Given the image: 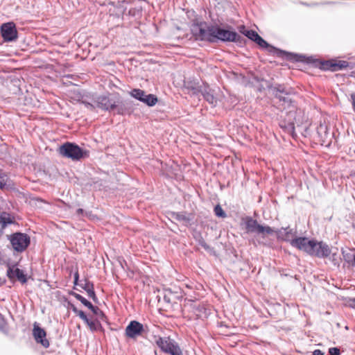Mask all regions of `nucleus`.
I'll use <instances>...</instances> for the list:
<instances>
[{
  "instance_id": "nucleus-39",
  "label": "nucleus",
  "mask_w": 355,
  "mask_h": 355,
  "mask_svg": "<svg viewBox=\"0 0 355 355\" xmlns=\"http://www.w3.org/2000/svg\"><path fill=\"white\" fill-rule=\"evenodd\" d=\"M200 245L207 250H209L210 248L209 246L204 241L201 242Z\"/></svg>"
},
{
  "instance_id": "nucleus-31",
  "label": "nucleus",
  "mask_w": 355,
  "mask_h": 355,
  "mask_svg": "<svg viewBox=\"0 0 355 355\" xmlns=\"http://www.w3.org/2000/svg\"><path fill=\"white\" fill-rule=\"evenodd\" d=\"M89 309L96 315L104 316L103 312L97 306H93V308H89Z\"/></svg>"
},
{
  "instance_id": "nucleus-29",
  "label": "nucleus",
  "mask_w": 355,
  "mask_h": 355,
  "mask_svg": "<svg viewBox=\"0 0 355 355\" xmlns=\"http://www.w3.org/2000/svg\"><path fill=\"white\" fill-rule=\"evenodd\" d=\"M172 295L173 293L171 291H167V293L164 295L163 299L166 302L171 304L173 301Z\"/></svg>"
},
{
  "instance_id": "nucleus-35",
  "label": "nucleus",
  "mask_w": 355,
  "mask_h": 355,
  "mask_svg": "<svg viewBox=\"0 0 355 355\" xmlns=\"http://www.w3.org/2000/svg\"><path fill=\"white\" fill-rule=\"evenodd\" d=\"M331 258H332V261H333L334 264L335 266H339V263H340V261H339V260L336 258V254H335V253H334V254H332Z\"/></svg>"
},
{
  "instance_id": "nucleus-15",
  "label": "nucleus",
  "mask_w": 355,
  "mask_h": 355,
  "mask_svg": "<svg viewBox=\"0 0 355 355\" xmlns=\"http://www.w3.org/2000/svg\"><path fill=\"white\" fill-rule=\"evenodd\" d=\"M33 334L37 343H41L44 347L49 346V342L45 338L46 331L36 324H34Z\"/></svg>"
},
{
  "instance_id": "nucleus-26",
  "label": "nucleus",
  "mask_w": 355,
  "mask_h": 355,
  "mask_svg": "<svg viewBox=\"0 0 355 355\" xmlns=\"http://www.w3.org/2000/svg\"><path fill=\"white\" fill-rule=\"evenodd\" d=\"M88 327H89L90 330L92 331H96L100 326V324L98 321H93L87 319V322H85Z\"/></svg>"
},
{
  "instance_id": "nucleus-42",
  "label": "nucleus",
  "mask_w": 355,
  "mask_h": 355,
  "mask_svg": "<svg viewBox=\"0 0 355 355\" xmlns=\"http://www.w3.org/2000/svg\"><path fill=\"white\" fill-rule=\"evenodd\" d=\"M78 277H79V276H78V272H76L75 273V275H74V282H75V284H76V282L78 281Z\"/></svg>"
},
{
  "instance_id": "nucleus-43",
  "label": "nucleus",
  "mask_w": 355,
  "mask_h": 355,
  "mask_svg": "<svg viewBox=\"0 0 355 355\" xmlns=\"http://www.w3.org/2000/svg\"><path fill=\"white\" fill-rule=\"evenodd\" d=\"M72 311H73V313H75L76 314H77L78 313V311H80V310H78L76 306H72Z\"/></svg>"
},
{
  "instance_id": "nucleus-24",
  "label": "nucleus",
  "mask_w": 355,
  "mask_h": 355,
  "mask_svg": "<svg viewBox=\"0 0 355 355\" xmlns=\"http://www.w3.org/2000/svg\"><path fill=\"white\" fill-rule=\"evenodd\" d=\"M87 293V295L89 297H91L93 300H95L96 297L95 292L94 291L93 284L90 283H86L85 286L83 287Z\"/></svg>"
},
{
  "instance_id": "nucleus-36",
  "label": "nucleus",
  "mask_w": 355,
  "mask_h": 355,
  "mask_svg": "<svg viewBox=\"0 0 355 355\" xmlns=\"http://www.w3.org/2000/svg\"><path fill=\"white\" fill-rule=\"evenodd\" d=\"M348 303L349 307L355 309V297L350 299Z\"/></svg>"
},
{
  "instance_id": "nucleus-34",
  "label": "nucleus",
  "mask_w": 355,
  "mask_h": 355,
  "mask_svg": "<svg viewBox=\"0 0 355 355\" xmlns=\"http://www.w3.org/2000/svg\"><path fill=\"white\" fill-rule=\"evenodd\" d=\"M6 327V320L0 314V329H3Z\"/></svg>"
},
{
  "instance_id": "nucleus-25",
  "label": "nucleus",
  "mask_w": 355,
  "mask_h": 355,
  "mask_svg": "<svg viewBox=\"0 0 355 355\" xmlns=\"http://www.w3.org/2000/svg\"><path fill=\"white\" fill-rule=\"evenodd\" d=\"M73 296L87 308H93L92 304L80 294L74 293Z\"/></svg>"
},
{
  "instance_id": "nucleus-32",
  "label": "nucleus",
  "mask_w": 355,
  "mask_h": 355,
  "mask_svg": "<svg viewBox=\"0 0 355 355\" xmlns=\"http://www.w3.org/2000/svg\"><path fill=\"white\" fill-rule=\"evenodd\" d=\"M329 353L330 355H340V349L337 347H331L329 349Z\"/></svg>"
},
{
  "instance_id": "nucleus-27",
  "label": "nucleus",
  "mask_w": 355,
  "mask_h": 355,
  "mask_svg": "<svg viewBox=\"0 0 355 355\" xmlns=\"http://www.w3.org/2000/svg\"><path fill=\"white\" fill-rule=\"evenodd\" d=\"M243 34L245 35L247 37H248L250 40L253 41L254 40V38L256 37L258 33L254 31L248 30L245 31V32H243Z\"/></svg>"
},
{
  "instance_id": "nucleus-28",
  "label": "nucleus",
  "mask_w": 355,
  "mask_h": 355,
  "mask_svg": "<svg viewBox=\"0 0 355 355\" xmlns=\"http://www.w3.org/2000/svg\"><path fill=\"white\" fill-rule=\"evenodd\" d=\"M215 214L218 217L225 218L226 216L225 212L221 208L220 205H217L214 208Z\"/></svg>"
},
{
  "instance_id": "nucleus-11",
  "label": "nucleus",
  "mask_w": 355,
  "mask_h": 355,
  "mask_svg": "<svg viewBox=\"0 0 355 355\" xmlns=\"http://www.w3.org/2000/svg\"><path fill=\"white\" fill-rule=\"evenodd\" d=\"M330 252L331 250L327 244L322 242L314 241L312 245V249L310 252V255L320 258H324L328 257L330 254Z\"/></svg>"
},
{
  "instance_id": "nucleus-22",
  "label": "nucleus",
  "mask_w": 355,
  "mask_h": 355,
  "mask_svg": "<svg viewBox=\"0 0 355 355\" xmlns=\"http://www.w3.org/2000/svg\"><path fill=\"white\" fill-rule=\"evenodd\" d=\"M291 230L288 228H283L276 232L278 238L285 241H288L290 239V234H291Z\"/></svg>"
},
{
  "instance_id": "nucleus-8",
  "label": "nucleus",
  "mask_w": 355,
  "mask_h": 355,
  "mask_svg": "<svg viewBox=\"0 0 355 355\" xmlns=\"http://www.w3.org/2000/svg\"><path fill=\"white\" fill-rule=\"evenodd\" d=\"M193 94H202L205 100L212 105H216L217 103V98L214 96V90H212L209 86L207 84H203L197 87H192Z\"/></svg>"
},
{
  "instance_id": "nucleus-40",
  "label": "nucleus",
  "mask_w": 355,
  "mask_h": 355,
  "mask_svg": "<svg viewBox=\"0 0 355 355\" xmlns=\"http://www.w3.org/2000/svg\"><path fill=\"white\" fill-rule=\"evenodd\" d=\"M239 31L243 34V32H245V31H247L244 26H241L239 27Z\"/></svg>"
},
{
  "instance_id": "nucleus-6",
  "label": "nucleus",
  "mask_w": 355,
  "mask_h": 355,
  "mask_svg": "<svg viewBox=\"0 0 355 355\" xmlns=\"http://www.w3.org/2000/svg\"><path fill=\"white\" fill-rule=\"evenodd\" d=\"M245 230L248 233H254L260 234L262 237L266 235L272 234L275 232L274 230L269 226H263L259 225L256 220L250 217L246 218L245 220Z\"/></svg>"
},
{
  "instance_id": "nucleus-30",
  "label": "nucleus",
  "mask_w": 355,
  "mask_h": 355,
  "mask_svg": "<svg viewBox=\"0 0 355 355\" xmlns=\"http://www.w3.org/2000/svg\"><path fill=\"white\" fill-rule=\"evenodd\" d=\"M81 103H82L83 104H84V105H85V106L87 109H89V110H92H92H94L97 107H96V103H94V104H93V103H89V102L85 101H83Z\"/></svg>"
},
{
  "instance_id": "nucleus-33",
  "label": "nucleus",
  "mask_w": 355,
  "mask_h": 355,
  "mask_svg": "<svg viewBox=\"0 0 355 355\" xmlns=\"http://www.w3.org/2000/svg\"><path fill=\"white\" fill-rule=\"evenodd\" d=\"M76 315L79 316L84 322H87L88 318L83 311L80 310V311H78Z\"/></svg>"
},
{
  "instance_id": "nucleus-41",
  "label": "nucleus",
  "mask_w": 355,
  "mask_h": 355,
  "mask_svg": "<svg viewBox=\"0 0 355 355\" xmlns=\"http://www.w3.org/2000/svg\"><path fill=\"white\" fill-rule=\"evenodd\" d=\"M76 213L78 216L80 215H83V213H84V211L83 209H78L77 211H76Z\"/></svg>"
},
{
  "instance_id": "nucleus-4",
  "label": "nucleus",
  "mask_w": 355,
  "mask_h": 355,
  "mask_svg": "<svg viewBox=\"0 0 355 355\" xmlns=\"http://www.w3.org/2000/svg\"><path fill=\"white\" fill-rule=\"evenodd\" d=\"M58 152L63 157L70 158L72 160H80L88 156L87 151L81 149L78 145L70 142H67L60 146Z\"/></svg>"
},
{
  "instance_id": "nucleus-44",
  "label": "nucleus",
  "mask_w": 355,
  "mask_h": 355,
  "mask_svg": "<svg viewBox=\"0 0 355 355\" xmlns=\"http://www.w3.org/2000/svg\"><path fill=\"white\" fill-rule=\"evenodd\" d=\"M352 177L355 178V174H354V175H352Z\"/></svg>"
},
{
  "instance_id": "nucleus-7",
  "label": "nucleus",
  "mask_w": 355,
  "mask_h": 355,
  "mask_svg": "<svg viewBox=\"0 0 355 355\" xmlns=\"http://www.w3.org/2000/svg\"><path fill=\"white\" fill-rule=\"evenodd\" d=\"M156 343L165 353L171 355H182V352L178 343L169 337H159Z\"/></svg>"
},
{
  "instance_id": "nucleus-13",
  "label": "nucleus",
  "mask_w": 355,
  "mask_h": 355,
  "mask_svg": "<svg viewBox=\"0 0 355 355\" xmlns=\"http://www.w3.org/2000/svg\"><path fill=\"white\" fill-rule=\"evenodd\" d=\"M144 331L143 324L136 320L131 321L125 328V335L130 338H135Z\"/></svg>"
},
{
  "instance_id": "nucleus-17",
  "label": "nucleus",
  "mask_w": 355,
  "mask_h": 355,
  "mask_svg": "<svg viewBox=\"0 0 355 355\" xmlns=\"http://www.w3.org/2000/svg\"><path fill=\"white\" fill-rule=\"evenodd\" d=\"M348 67V62L344 60H340L338 62L327 61L323 64V68L327 69H331L336 71L338 69H343Z\"/></svg>"
},
{
  "instance_id": "nucleus-20",
  "label": "nucleus",
  "mask_w": 355,
  "mask_h": 355,
  "mask_svg": "<svg viewBox=\"0 0 355 355\" xmlns=\"http://www.w3.org/2000/svg\"><path fill=\"white\" fill-rule=\"evenodd\" d=\"M253 41L256 42L260 47L267 49L270 52H275V51H277V49L275 47L270 45L261 36H259V34L257 35L256 37L254 38V40Z\"/></svg>"
},
{
  "instance_id": "nucleus-1",
  "label": "nucleus",
  "mask_w": 355,
  "mask_h": 355,
  "mask_svg": "<svg viewBox=\"0 0 355 355\" xmlns=\"http://www.w3.org/2000/svg\"><path fill=\"white\" fill-rule=\"evenodd\" d=\"M191 30L196 40L201 41L239 42L241 38L235 31L226 30L218 26H208L205 22L194 23Z\"/></svg>"
},
{
  "instance_id": "nucleus-12",
  "label": "nucleus",
  "mask_w": 355,
  "mask_h": 355,
  "mask_svg": "<svg viewBox=\"0 0 355 355\" xmlns=\"http://www.w3.org/2000/svg\"><path fill=\"white\" fill-rule=\"evenodd\" d=\"M313 241L314 240H309L306 237H299L292 239L290 243L292 246L310 254Z\"/></svg>"
},
{
  "instance_id": "nucleus-38",
  "label": "nucleus",
  "mask_w": 355,
  "mask_h": 355,
  "mask_svg": "<svg viewBox=\"0 0 355 355\" xmlns=\"http://www.w3.org/2000/svg\"><path fill=\"white\" fill-rule=\"evenodd\" d=\"M311 355H324L320 349H315Z\"/></svg>"
},
{
  "instance_id": "nucleus-9",
  "label": "nucleus",
  "mask_w": 355,
  "mask_h": 355,
  "mask_svg": "<svg viewBox=\"0 0 355 355\" xmlns=\"http://www.w3.org/2000/svg\"><path fill=\"white\" fill-rule=\"evenodd\" d=\"M130 94L132 97L148 106H153L157 102V98L155 95L147 94L144 91L139 89H134Z\"/></svg>"
},
{
  "instance_id": "nucleus-16",
  "label": "nucleus",
  "mask_w": 355,
  "mask_h": 355,
  "mask_svg": "<svg viewBox=\"0 0 355 355\" xmlns=\"http://www.w3.org/2000/svg\"><path fill=\"white\" fill-rule=\"evenodd\" d=\"M14 218L11 217L10 214L6 212L0 214V238L3 234L4 229L10 224L14 223Z\"/></svg>"
},
{
  "instance_id": "nucleus-37",
  "label": "nucleus",
  "mask_w": 355,
  "mask_h": 355,
  "mask_svg": "<svg viewBox=\"0 0 355 355\" xmlns=\"http://www.w3.org/2000/svg\"><path fill=\"white\" fill-rule=\"evenodd\" d=\"M322 130L326 133L327 127L324 126L322 125H320V127L318 128V132L320 133V131H322Z\"/></svg>"
},
{
  "instance_id": "nucleus-3",
  "label": "nucleus",
  "mask_w": 355,
  "mask_h": 355,
  "mask_svg": "<svg viewBox=\"0 0 355 355\" xmlns=\"http://www.w3.org/2000/svg\"><path fill=\"white\" fill-rule=\"evenodd\" d=\"M94 102L96 104V107L102 110L110 111L117 109L118 114H123L121 110L118 107L120 103L119 95L109 94L97 96L94 98Z\"/></svg>"
},
{
  "instance_id": "nucleus-2",
  "label": "nucleus",
  "mask_w": 355,
  "mask_h": 355,
  "mask_svg": "<svg viewBox=\"0 0 355 355\" xmlns=\"http://www.w3.org/2000/svg\"><path fill=\"white\" fill-rule=\"evenodd\" d=\"M270 89L278 108L282 110L290 109L288 116L293 117L295 115V106L293 105L292 99L289 96L292 94V89L282 85H277Z\"/></svg>"
},
{
  "instance_id": "nucleus-19",
  "label": "nucleus",
  "mask_w": 355,
  "mask_h": 355,
  "mask_svg": "<svg viewBox=\"0 0 355 355\" xmlns=\"http://www.w3.org/2000/svg\"><path fill=\"white\" fill-rule=\"evenodd\" d=\"M12 187V181L8 178V175L0 170V189H9Z\"/></svg>"
},
{
  "instance_id": "nucleus-21",
  "label": "nucleus",
  "mask_w": 355,
  "mask_h": 355,
  "mask_svg": "<svg viewBox=\"0 0 355 355\" xmlns=\"http://www.w3.org/2000/svg\"><path fill=\"white\" fill-rule=\"evenodd\" d=\"M173 218L179 222L187 225L191 221V214L184 212H178L173 214Z\"/></svg>"
},
{
  "instance_id": "nucleus-18",
  "label": "nucleus",
  "mask_w": 355,
  "mask_h": 355,
  "mask_svg": "<svg viewBox=\"0 0 355 355\" xmlns=\"http://www.w3.org/2000/svg\"><path fill=\"white\" fill-rule=\"evenodd\" d=\"M344 260L351 266L355 267V251L353 249L342 250Z\"/></svg>"
},
{
  "instance_id": "nucleus-14",
  "label": "nucleus",
  "mask_w": 355,
  "mask_h": 355,
  "mask_svg": "<svg viewBox=\"0 0 355 355\" xmlns=\"http://www.w3.org/2000/svg\"><path fill=\"white\" fill-rule=\"evenodd\" d=\"M7 276L11 280L17 279L21 283L25 284L27 282L26 275L24 273L23 270L15 266L8 267L7 270Z\"/></svg>"
},
{
  "instance_id": "nucleus-10",
  "label": "nucleus",
  "mask_w": 355,
  "mask_h": 355,
  "mask_svg": "<svg viewBox=\"0 0 355 355\" xmlns=\"http://www.w3.org/2000/svg\"><path fill=\"white\" fill-rule=\"evenodd\" d=\"M1 34L5 42H12L17 38V31L13 22L3 24L1 26Z\"/></svg>"
},
{
  "instance_id": "nucleus-23",
  "label": "nucleus",
  "mask_w": 355,
  "mask_h": 355,
  "mask_svg": "<svg viewBox=\"0 0 355 355\" xmlns=\"http://www.w3.org/2000/svg\"><path fill=\"white\" fill-rule=\"evenodd\" d=\"M281 127L284 128L288 133L292 135L293 137L295 136V123L293 121L289 119V121L287 124L285 123L281 124Z\"/></svg>"
},
{
  "instance_id": "nucleus-5",
  "label": "nucleus",
  "mask_w": 355,
  "mask_h": 355,
  "mask_svg": "<svg viewBox=\"0 0 355 355\" xmlns=\"http://www.w3.org/2000/svg\"><path fill=\"white\" fill-rule=\"evenodd\" d=\"M7 236L11 243L12 249L15 252H22L26 250L30 245V237L26 234L15 232Z\"/></svg>"
}]
</instances>
